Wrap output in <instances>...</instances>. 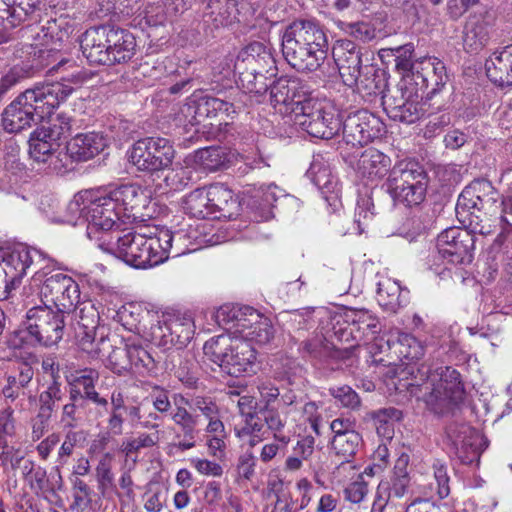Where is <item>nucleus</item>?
I'll list each match as a JSON object with an SVG mask.
<instances>
[{
	"mask_svg": "<svg viewBox=\"0 0 512 512\" xmlns=\"http://www.w3.org/2000/svg\"><path fill=\"white\" fill-rule=\"evenodd\" d=\"M432 469L435 486H433V483L430 485L435 491V494L440 499H444L450 494V477L447 472V466L442 461L435 460L432 465Z\"/></svg>",
	"mask_w": 512,
	"mask_h": 512,
	"instance_id": "53",
	"label": "nucleus"
},
{
	"mask_svg": "<svg viewBox=\"0 0 512 512\" xmlns=\"http://www.w3.org/2000/svg\"><path fill=\"white\" fill-rule=\"evenodd\" d=\"M419 68L428 75L431 72L435 75V87L428 92V95L434 97L436 92L446 84L448 78L444 63L436 57H422Z\"/></svg>",
	"mask_w": 512,
	"mask_h": 512,
	"instance_id": "46",
	"label": "nucleus"
},
{
	"mask_svg": "<svg viewBox=\"0 0 512 512\" xmlns=\"http://www.w3.org/2000/svg\"><path fill=\"white\" fill-rule=\"evenodd\" d=\"M274 64V58L270 49L261 42H253L246 47L243 58L237 59L235 69H252L256 67L257 69H262L265 73H270V76H273L275 70Z\"/></svg>",
	"mask_w": 512,
	"mask_h": 512,
	"instance_id": "29",
	"label": "nucleus"
},
{
	"mask_svg": "<svg viewBox=\"0 0 512 512\" xmlns=\"http://www.w3.org/2000/svg\"><path fill=\"white\" fill-rule=\"evenodd\" d=\"M390 166V158L375 148L366 149L357 161L358 173L370 180H378L384 177Z\"/></svg>",
	"mask_w": 512,
	"mask_h": 512,
	"instance_id": "30",
	"label": "nucleus"
},
{
	"mask_svg": "<svg viewBox=\"0 0 512 512\" xmlns=\"http://www.w3.org/2000/svg\"><path fill=\"white\" fill-rule=\"evenodd\" d=\"M226 160V154L220 147L203 148L195 154V161L209 172L221 169L225 165Z\"/></svg>",
	"mask_w": 512,
	"mask_h": 512,
	"instance_id": "43",
	"label": "nucleus"
},
{
	"mask_svg": "<svg viewBox=\"0 0 512 512\" xmlns=\"http://www.w3.org/2000/svg\"><path fill=\"white\" fill-rule=\"evenodd\" d=\"M23 176V170L19 165L0 170V191L5 193L13 192L19 185Z\"/></svg>",
	"mask_w": 512,
	"mask_h": 512,
	"instance_id": "59",
	"label": "nucleus"
},
{
	"mask_svg": "<svg viewBox=\"0 0 512 512\" xmlns=\"http://www.w3.org/2000/svg\"><path fill=\"white\" fill-rule=\"evenodd\" d=\"M474 236L464 229L449 227L437 237V255L431 270L441 279L451 277L458 265L470 264L473 260Z\"/></svg>",
	"mask_w": 512,
	"mask_h": 512,
	"instance_id": "7",
	"label": "nucleus"
},
{
	"mask_svg": "<svg viewBox=\"0 0 512 512\" xmlns=\"http://www.w3.org/2000/svg\"><path fill=\"white\" fill-rule=\"evenodd\" d=\"M237 108L234 103L216 97L206 96L199 101L196 113L199 116L208 118L215 117L218 114H224L227 118L233 119L234 115L237 113Z\"/></svg>",
	"mask_w": 512,
	"mask_h": 512,
	"instance_id": "39",
	"label": "nucleus"
},
{
	"mask_svg": "<svg viewBox=\"0 0 512 512\" xmlns=\"http://www.w3.org/2000/svg\"><path fill=\"white\" fill-rule=\"evenodd\" d=\"M235 0H209L205 12V21L215 28L231 25L237 19Z\"/></svg>",
	"mask_w": 512,
	"mask_h": 512,
	"instance_id": "32",
	"label": "nucleus"
},
{
	"mask_svg": "<svg viewBox=\"0 0 512 512\" xmlns=\"http://www.w3.org/2000/svg\"><path fill=\"white\" fill-rule=\"evenodd\" d=\"M195 325L190 315L176 316L152 327V340L164 349L184 347L193 338Z\"/></svg>",
	"mask_w": 512,
	"mask_h": 512,
	"instance_id": "18",
	"label": "nucleus"
},
{
	"mask_svg": "<svg viewBox=\"0 0 512 512\" xmlns=\"http://www.w3.org/2000/svg\"><path fill=\"white\" fill-rule=\"evenodd\" d=\"M361 442L360 434L354 431L332 439L331 446L337 455L341 456L345 461H350L358 451Z\"/></svg>",
	"mask_w": 512,
	"mask_h": 512,
	"instance_id": "41",
	"label": "nucleus"
},
{
	"mask_svg": "<svg viewBox=\"0 0 512 512\" xmlns=\"http://www.w3.org/2000/svg\"><path fill=\"white\" fill-rule=\"evenodd\" d=\"M410 481V476L392 474L390 480L381 481L377 488L389 498H402L408 491Z\"/></svg>",
	"mask_w": 512,
	"mask_h": 512,
	"instance_id": "48",
	"label": "nucleus"
},
{
	"mask_svg": "<svg viewBox=\"0 0 512 512\" xmlns=\"http://www.w3.org/2000/svg\"><path fill=\"white\" fill-rule=\"evenodd\" d=\"M399 355L409 361L419 360L425 354V347L416 337L410 334H401L398 339Z\"/></svg>",
	"mask_w": 512,
	"mask_h": 512,
	"instance_id": "47",
	"label": "nucleus"
},
{
	"mask_svg": "<svg viewBox=\"0 0 512 512\" xmlns=\"http://www.w3.org/2000/svg\"><path fill=\"white\" fill-rule=\"evenodd\" d=\"M17 442L0 444V467L4 472H15L25 459V453Z\"/></svg>",
	"mask_w": 512,
	"mask_h": 512,
	"instance_id": "44",
	"label": "nucleus"
},
{
	"mask_svg": "<svg viewBox=\"0 0 512 512\" xmlns=\"http://www.w3.org/2000/svg\"><path fill=\"white\" fill-rule=\"evenodd\" d=\"M106 145L105 137L98 132L79 133L67 143L66 151L75 161H87L98 155Z\"/></svg>",
	"mask_w": 512,
	"mask_h": 512,
	"instance_id": "24",
	"label": "nucleus"
},
{
	"mask_svg": "<svg viewBox=\"0 0 512 512\" xmlns=\"http://www.w3.org/2000/svg\"><path fill=\"white\" fill-rule=\"evenodd\" d=\"M238 72V85L245 93L254 94L257 96H261L265 94L269 88L268 76L265 71L262 69H257L256 67L245 68V70L241 71L236 70Z\"/></svg>",
	"mask_w": 512,
	"mask_h": 512,
	"instance_id": "36",
	"label": "nucleus"
},
{
	"mask_svg": "<svg viewBox=\"0 0 512 512\" xmlns=\"http://www.w3.org/2000/svg\"><path fill=\"white\" fill-rule=\"evenodd\" d=\"M485 70L487 77L495 85H512V44L494 52L486 60Z\"/></svg>",
	"mask_w": 512,
	"mask_h": 512,
	"instance_id": "26",
	"label": "nucleus"
},
{
	"mask_svg": "<svg viewBox=\"0 0 512 512\" xmlns=\"http://www.w3.org/2000/svg\"><path fill=\"white\" fill-rule=\"evenodd\" d=\"M498 192L487 180H474L458 197L455 211L458 220L473 234H491L498 220Z\"/></svg>",
	"mask_w": 512,
	"mask_h": 512,
	"instance_id": "5",
	"label": "nucleus"
},
{
	"mask_svg": "<svg viewBox=\"0 0 512 512\" xmlns=\"http://www.w3.org/2000/svg\"><path fill=\"white\" fill-rule=\"evenodd\" d=\"M261 313L249 306H242L236 325V331L243 336L250 331L263 317Z\"/></svg>",
	"mask_w": 512,
	"mask_h": 512,
	"instance_id": "62",
	"label": "nucleus"
},
{
	"mask_svg": "<svg viewBox=\"0 0 512 512\" xmlns=\"http://www.w3.org/2000/svg\"><path fill=\"white\" fill-rule=\"evenodd\" d=\"M207 191L213 219L232 218L236 214L238 203L231 189L224 184L216 183L207 187Z\"/></svg>",
	"mask_w": 512,
	"mask_h": 512,
	"instance_id": "27",
	"label": "nucleus"
},
{
	"mask_svg": "<svg viewBox=\"0 0 512 512\" xmlns=\"http://www.w3.org/2000/svg\"><path fill=\"white\" fill-rule=\"evenodd\" d=\"M258 344H267L274 337V329L269 318L263 316L261 320L243 336Z\"/></svg>",
	"mask_w": 512,
	"mask_h": 512,
	"instance_id": "54",
	"label": "nucleus"
},
{
	"mask_svg": "<svg viewBox=\"0 0 512 512\" xmlns=\"http://www.w3.org/2000/svg\"><path fill=\"white\" fill-rule=\"evenodd\" d=\"M175 409L171 413V419L176 426L181 430L185 439H194L197 435V426L200 422V417L197 413L190 408V401L179 395V399L174 398Z\"/></svg>",
	"mask_w": 512,
	"mask_h": 512,
	"instance_id": "31",
	"label": "nucleus"
},
{
	"mask_svg": "<svg viewBox=\"0 0 512 512\" xmlns=\"http://www.w3.org/2000/svg\"><path fill=\"white\" fill-rule=\"evenodd\" d=\"M67 64L72 71L63 76L61 81L27 89L5 108L2 113V126L6 132L18 133L30 127L36 119L42 120L50 116L73 92L71 84L80 85L87 80V73L74 61L61 60L56 69L65 70Z\"/></svg>",
	"mask_w": 512,
	"mask_h": 512,
	"instance_id": "1",
	"label": "nucleus"
},
{
	"mask_svg": "<svg viewBox=\"0 0 512 512\" xmlns=\"http://www.w3.org/2000/svg\"><path fill=\"white\" fill-rule=\"evenodd\" d=\"M128 354L127 342L122 346H112L105 352L106 366L119 375L131 370V360Z\"/></svg>",
	"mask_w": 512,
	"mask_h": 512,
	"instance_id": "45",
	"label": "nucleus"
},
{
	"mask_svg": "<svg viewBox=\"0 0 512 512\" xmlns=\"http://www.w3.org/2000/svg\"><path fill=\"white\" fill-rule=\"evenodd\" d=\"M377 301L388 313H396L402 306L401 288L397 281L382 278L377 284Z\"/></svg>",
	"mask_w": 512,
	"mask_h": 512,
	"instance_id": "35",
	"label": "nucleus"
},
{
	"mask_svg": "<svg viewBox=\"0 0 512 512\" xmlns=\"http://www.w3.org/2000/svg\"><path fill=\"white\" fill-rule=\"evenodd\" d=\"M171 142L162 137H146L138 140L129 151L130 162L140 171L158 172L168 169L174 159Z\"/></svg>",
	"mask_w": 512,
	"mask_h": 512,
	"instance_id": "13",
	"label": "nucleus"
},
{
	"mask_svg": "<svg viewBox=\"0 0 512 512\" xmlns=\"http://www.w3.org/2000/svg\"><path fill=\"white\" fill-rule=\"evenodd\" d=\"M108 196L116 204L120 216L136 218V214L148 204L149 196L146 191L137 184H124L107 189Z\"/></svg>",
	"mask_w": 512,
	"mask_h": 512,
	"instance_id": "21",
	"label": "nucleus"
},
{
	"mask_svg": "<svg viewBox=\"0 0 512 512\" xmlns=\"http://www.w3.org/2000/svg\"><path fill=\"white\" fill-rule=\"evenodd\" d=\"M127 348L131 360V370L138 374H145L155 369V360L144 347L133 341H128Z\"/></svg>",
	"mask_w": 512,
	"mask_h": 512,
	"instance_id": "40",
	"label": "nucleus"
},
{
	"mask_svg": "<svg viewBox=\"0 0 512 512\" xmlns=\"http://www.w3.org/2000/svg\"><path fill=\"white\" fill-rule=\"evenodd\" d=\"M391 50L395 53L396 69L405 73H410L409 75H413L417 65V60H412L415 50L414 44L407 43Z\"/></svg>",
	"mask_w": 512,
	"mask_h": 512,
	"instance_id": "52",
	"label": "nucleus"
},
{
	"mask_svg": "<svg viewBox=\"0 0 512 512\" xmlns=\"http://www.w3.org/2000/svg\"><path fill=\"white\" fill-rule=\"evenodd\" d=\"M374 204L372 199L369 197H362L357 202L355 210V222L361 232L364 231L365 227L373 220L375 212L373 211Z\"/></svg>",
	"mask_w": 512,
	"mask_h": 512,
	"instance_id": "57",
	"label": "nucleus"
},
{
	"mask_svg": "<svg viewBox=\"0 0 512 512\" xmlns=\"http://www.w3.org/2000/svg\"><path fill=\"white\" fill-rule=\"evenodd\" d=\"M401 412L395 408H385L374 413L373 421L379 436L392 439L394 422L400 420Z\"/></svg>",
	"mask_w": 512,
	"mask_h": 512,
	"instance_id": "42",
	"label": "nucleus"
},
{
	"mask_svg": "<svg viewBox=\"0 0 512 512\" xmlns=\"http://www.w3.org/2000/svg\"><path fill=\"white\" fill-rule=\"evenodd\" d=\"M264 425L272 432L273 437L287 436L283 430L285 428V420H283L277 410L274 408L263 407L259 410Z\"/></svg>",
	"mask_w": 512,
	"mask_h": 512,
	"instance_id": "55",
	"label": "nucleus"
},
{
	"mask_svg": "<svg viewBox=\"0 0 512 512\" xmlns=\"http://www.w3.org/2000/svg\"><path fill=\"white\" fill-rule=\"evenodd\" d=\"M266 430L260 413L249 415L243 423L235 427V435L243 443L250 447L256 446L265 439Z\"/></svg>",
	"mask_w": 512,
	"mask_h": 512,
	"instance_id": "34",
	"label": "nucleus"
},
{
	"mask_svg": "<svg viewBox=\"0 0 512 512\" xmlns=\"http://www.w3.org/2000/svg\"><path fill=\"white\" fill-rule=\"evenodd\" d=\"M328 52L327 37L311 21H294L282 35V53L288 64L299 72L316 71Z\"/></svg>",
	"mask_w": 512,
	"mask_h": 512,
	"instance_id": "4",
	"label": "nucleus"
},
{
	"mask_svg": "<svg viewBox=\"0 0 512 512\" xmlns=\"http://www.w3.org/2000/svg\"><path fill=\"white\" fill-rule=\"evenodd\" d=\"M88 190L77 193L67 204L64 215L58 219V222L69 225H88V208L86 207V196Z\"/></svg>",
	"mask_w": 512,
	"mask_h": 512,
	"instance_id": "38",
	"label": "nucleus"
},
{
	"mask_svg": "<svg viewBox=\"0 0 512 512\" xmlns=\"http://www.w3.org/2000/svg\"><path fill=\"white\" fill-rule=\"evenodd\" d=\"M109 60L107 65L129 61L136 50L135 37L127 30L107 26Z\"/></svg>",
	"mask_w": 512,
	"mask_h": 512,
	"instance_id": "25",
	"label": "nucleus"
},
{
	"mask_svg": "<svg viewBox=\"0 0 512 512\" xmlns=\"http://www.w3.org/2000/svg\"><path fill=\"white\" fill-rule=\"evenodd\" d=\"M332 55L345 85L363 89L369 94L375 92L377 85L374 84V79L368 77L373 68L362 66V53L354 42L348 39L336 41Z\"/></svg>",
	"mask_w": 512,
	"mask_h": 512,
	"instance_id": "11",
	"label": "nucleus"
},
{
	"mask_svg": "<svg viewBox=\"0 0 512 512\" xmlns=\"http://www.w3.org/2000/svg\"><path fill=\"white\" fill-rule=\"evenodd\" d=\"M203 351L208 360L235 377L249 371L256 360L255 350L248 340L230 335L211 338L204 344Z\"/></svg>",
	"mask_w": 512,
	"mask_h": 512,
	"instance_id": "6",
	"label": "nucleus"
},
{
	"mask_svg": "<svg viewBox=\"0 0 512 512\" xmlns=\"http://www.w3.org/2000/svg\"><path fill=\"white\" fill-rule=\"evenodd\" d=\"M295 121L311 136L331 139L341 130V118L334 105L326 99L310 96Z\"/></svg>",
	"mask_w": 512,
	"mask_h": 512,
	"instance_id": "12",
	"label": "nucleus"
},
{
	"mask_svg": "<svg viewBox=\"0 0 512 512\" xmlns=\"http://www.w3.org/2000/svg\"><path fill=\"white\" fill-rule=\"evenodd\" d=\"M420 58L417 59V65L413 75H407L404 79V83H407L410 87H414L421 93H424L430 86L435 87V75L431 72L430 75L422 71L420 68Z\"/></svg>",
	"mask_w": 512,
	"mask_h": 512,
	"instance_id": "56",
	"label": "nucleus"
},
{
	"mask_svg": "<svg viewBox=\"0 0 512 512\" xmlns=\"http://www.w3.org/2000/svg\"><path fill=\"white\" fill-rule=\"evenodd\" d=\"M64 314L48 305L32 307L27 311L22 329L18 333L28 343L53 346L64 335Z\"/></svg>",
	"mask_w": 512,
	"mask_h": 512,
	"instance_id": "9",
	"label": "nucleus"
},
{
	"mask_svg": "<svg viewBox=\"0 0 512 512\" xmlns=\"http://www.w3.org/2000/svg\"><path fill=\"white\" fill-rule=\"evenodd\" d=\"M342 30L356 40L368 42L375 38V29L366 22L343 23Z\"/></svg>",
	"mask_w": 512,
	"mask_h": 512,
	"instance_id": "60",
	"label": "nucleus"
},
{
	"mask_svg": "<svg viewBox=\"0 0 512 512\" xmlns=\"http://www.w3.org/2000/svg\"><path fill=\"white\" fill-rule=\"evenodd\" d=\"M446 433L459 453H465L464 456H461L463 462L472 463L479 458L481 437L469 425L450 424Z\"/></svg>",
	"mask_w": 512,
	"mask_h": 512,
	"instance_id": "22",
	"label": "nucleus"
},
{
	"mask_svg": "<svg viewBox=\"0 0 512 512\" xmlns=\"http://www.w3.org/2000/svg\"><path fill=\"white\" fill-rule=\"evenodd\" d=\"M329 392L344 407L356 409L360 406V398L358 394L347 385L331 387Z\"/></svg>",
	"mask_w": 512,
	"mask_h": 512,
	"instance_id": "64",
	"label": "nucleus"
},
{
	"mask_svg": "<svg viewBox=\"0 0 512 512\" xmlns=\"http://www.w3.org/2000/svg\"><path fill=\"white\" fill-rule=\"evenodd\" d=\"M271 105L281 114L298 116L311 93L299 80L280 78L269 84Z\"/></svg>",
	"mask_w": 512,
	"mask_h": 512,
	"instance_id": "16",
	"label": "nucleus"
},
{
	"mask_svg": "<svg viewBox=\"0 0 512 512\" xmlns=\"http://www.w3.org/2000/svg\"><path fill=\"white\" fill-rule=\"evenodd\" d=\"M88 208V235L93 229L109 231L121 218L116 204L108 196L107 189H90L86 196Z\"/></svg>",
	"mask_w": 512,
	"mask_h": 512,
	"instance_id": "17",
	"label": "nucleus"
},
{
	"mask_svg": "<svg viewBox=\"0 0 512 512\" xmlns=\"http://www.w3.org/2000/svg\"><path fill=\"white\" fill-rule=\"evenodd\" d=\"M84 312L85 308H82L75 327L77 344L91 359H103L105 352L112 348L111 341L104 336L96 339L98 316L93 307H90V315H85Z\"/></svg>",
	"mask_w": 512,
	"mask_h": 512,
	"instance_id": "20",
	"label": "nucleus"
},
{
	"mask_svg": "<svg viewBox=\"0 0 512 512\" xmlns=\"http://www.w3.org/2000/svg\"><path fill=\"white\" fill-rule=\"evenodd\" d=\"M428 176L422 166L412 161H401L390 171L386 181L387 192L394 201L405 206H417L426 196Z\"/></svg>",
	"mask_w": 512,
	"mask_h": 512,
	"instance_id": "8",
	"label": "nucleus"
},
{
	"mask_svg": "<svg viewBox=\"0 0 512 512\" xmlns=\"http://www.w3.org/2000/svg\"><path fill=\"white\" fill-rule=\"evenodd\" d=\"M382 127L380 119L367 110H359L341 120L343 138L353 146L368 144L380 135Z\"/></svg>",
	"mask_w": 512,
	"mask_h": 512,
	"instance_id": "19",
	"label": "nucleus"
},
{
	"mask_svg": "<svg viewBox=\"0 0 512 512\" xmlns=\"http://www.w3.org/2000/svg\"><path fill=\"white\" fill-rule=\"evenodd\" d=\"M54 128L36 129L29 138V155L38 169L59 170L63 167L60 144Z\"/></svg>",
	"mask_w": 512,
	"mask_h": 512,
	"instance_id": "15",
	"label": "nucleus"
},
{
	"mask_svg": "<svg viewBox=\"0 0 512 512\" xmlns=\"http://www.w3.org/2000/svg\"><path fill=\"white\" fill-rule=\"evenodd\" d=\"M37 254L36 250L31 251L26 247H20L6 253L2 257L1 264L3 270H5L8 279L11 280L13 289L33 263V255Z\"/></svg>",
	"mask_w": 512,
	"mask_h": 512,
	"instance_id": "28",
	"label": "nucleus"
},
{
	"mask_svg": "<svg viewBox=\"0 0 512 512\" xmlns=\"http://www.w3.org/2000/svg\"><path fill=\"white\" fill-rule=\"evenodd\" d=\"M157 443V438L152 434L142 433L136 438L125 439L122 441L120 450L129 456L138 452L142 448L152 447Z\"/></svg>",
	"mask_w": 512,
	"mask_h": 512,
	"instance_id": "61",
	"label": "nucleus"
},
{
	"mask_svg": "<svg viewBox=\"0 0 512 512\" xmlns=\"http://www.w3.org/2000/svg\"><path fill=\"white\" fill-rule=\"evenodd\" d=\"M80 47L85 58L92 64L107 65L109 58L107 26L92 27L81 37Z\"/></svg>",
	"mask_w": 512,
	"mask_h": 512,
	"instance_id": "23",
	"label": "nucleus"
},
{
	"mask_svg": "<svg viewBox=\"0 0 512 512\" xmlns=\"http://www.w3.org/2000/svg\"><path fill=\"white\" fill-rule=\"evenodd\" d=\"M404 386L411 396L423 401L428 409L437 414L448 411L461 402L464 396L460 374L449 366H438L435 369L422 366L418 376Z\"/></svg>",
	"mask_w": 512,
	"mask_h": 512,
	"instance_id": "3",
	"label": "nucleus"
},
{
	"mask_svg": "<svg viewBox=\"0 0 512 512\" xmlns=\"http://www.w3.org/2000/svg\"><path fill=\"white\" fill-rule=\"evenodd\" d=\"M400 92V98L393 97L385 101L388 114L393 120L412 124L426 115L437 113L441 108V105H436V102L431 103L433 99L431 95L427 94L424 100L423 93L407 83H403Z\"/></svg>",
	"mask_w": 512,
	"mask_h": 512,
	"instance_id": "14",
	"label": "nucleus"
},
{
	"mask_svg": "<svg viewBox=\"0 0 512 512\" xmlns=\"http://www.w3.org/2000/svg\"><path fill=\"white\" fill-rule=\"evenodd\" d=\"M13 409L8 406L0 411V444L13 443L18 440Z\"/></svg>",
	"mask_w": 512,
	"mask_h": 512,
	"instance_id": "51",
	"label": "nucleus"
},
{
	"mask_svg": "<svg viewBox=\"0 0 512 512\" xmlns=\"http://www.w3.org/2000/svg\"><path fill=\"white\" fill-rule=\"evenodd\" d=\"M183 208L193 217L213 219L207 188L195 189L185 196L183 199Z\"/></svg>",
	"mask_w": 512,
	"mask_h": 512,
	"instance_id": "37",
	"label": "nucleus"
},
{
	"mask_svg": "<svg viewBox=\"0 0 512 512\" xmlns=\"http://www.w3.org/2000/svg\"><path fill=\"white\" fill-rule=\"evenodd\" d=\"M489 40L486 27L482 23H476L466 27L464 45L471 51L477 52L483 48Z\"/></svg>",
	"mask_w": 512,
	"mask_h": 512,
	"instance_id": "50",
	"label": "nucleus"
},
{
	"mask_svg": "<svg viewBox=\"0 0 512 512\" xmlns=\"http://www.w3.org/2000/svg\"><path fill=\"white\" fill-rule=\"evenodd\" d=\"M97 380L98 373L95 370H84L69 383V393L78 392L82 397L88 398L90 402L106 408L108 400L100 396L95 390V382Z\"/></svg>",
	"mask_w": 512,
	"mask_h": 512,
	"instance_id": "33",
	"label": "nucleus"
},
{
	"mask_svg": "<svg viewBox=\"0 0 512 512\" xmlns=\"http://www.w3.org/2000/svg\"><path fill=\"white\" fill-rule=\"evenodd\" d=\"M35 285L40 286V297L43 306L53 305L58 311L66 313L71 311L79 302V286L72 277L61 273L48 271L47 267L41 268L32 277Z\"/></svg>",
	"mask_w": 512,
	"mask_h": 512,
	"instance_id": "10",
	"label": "nucleus"
},
{
	"mask_svg": "<svg viewBox=\"0 0 512 512\" xmlns=\"http://www.w3.org/2000/svg\"><path fill=\"white\" fill-rule=\"evenodd\" d=\"M114 462V454L106 452L100 457L95 468L96 479L99 487L102 489L112 488L114 486V474L112 466Z\"/></svg>",
	"mask_w": 512,
	"mask_h": 512,
	"instance_id": "49",
	"label": "nucleus"
},
{
	"mask_svg": "<svg viewBox=\"0 0 512 512\" xmlns=\"http://www.w3.org/2000/svg\"><path fill=\"white\" fill-rule=\"evenodd\" d=\"M181 237V233L172 234L169 230H161L154 236L129 231L121 235H111V240L101 243L100 247L126 264L136 269H147L157 266L169 257L174 239Z\"/></svg>",
	"mask_w": 512,
	"mask_h": 512,
	"instance_id": "2",
	"label": "nucleus"
},
{
	"mask_svg": "<svg viewBox=\"0 0 512 512\" xmlns=\"http://www.w3.org/2000/svg\"><path fill=\"white\" fill-rule=\"evenodd\" d=\"M63 393L60 384L54 381L47 390L43 391L39 396L41 412L52 414L55 403L62 399Z\"/></svg>",
	"mask_w": 512,
	"mask_h": 512,
	"instance_id": "58",
	"label": "nucleus"
},
{
	"mask_svg": "<svg viewBox=\"0 0 512 512\" xmlns=\"http://www.w3.org/2000/svg\"><path fill=\"white\" fill-rule=\"evenodd\" d=\"M290 442V436L273 437V441L263 445L260 451V459L267 463L273 460L279 453H284Z\"/></svg>",
	"mask_w": 512,
	"mask_h": 512,
	"instance_id": "63",
	"label": "nucleus"
}]
</instances>
